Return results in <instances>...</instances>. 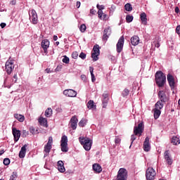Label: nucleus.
Instances as JSON below:
<instances>
[{"label":"nucleus","instance_id":"obj_1","mask_svg":"<svg viewBox=\"0 0 180 180\" xmlns=\"http://www.w3.org/2000/svg\"><path fill=\"white\" fill-rule=\"evenodd\" d=\"M155 83L159 86V88H162L164 85H165V82H167V77L162 71H158L155 75Z\"/></svg>","mask_w":180,"mask_h":180},{"label":"nucleus","instance_id":"obj_2","mask_svg":"<svg viewBox=\"0 0 180 180\" xmlns=\"http://www.w3.org/2000/svg\"><path fill=\"white\" fill-rule=\"evenodd\" d=\"M143 131H144V124L143 122H141L138 124V126H135L134 127V134L131 136V143H133V141L137 139L136 136H139V137L141 136V134H143Z\"/></svg>","mask_w":180,"mask_h":180},{"label":"nucleus","instance_id":"obj_3","mask_svg":"<svg viewBox=\"0 0 180 180\" xmlns=\"http://www.w3.org/2000/svg\"><path fill=\"white\" fill-rule=\"evenodd\" d=\"M79 141L83 146L86 151H89L91 147H92V141L89 138L79 137Z\"/></svg>","mask_w":180,"mask_h":180},{"label":"nucleus","instance_id":"obj_4","mask_svg":"<svg viewBox=\"0 0 180 180\" xmlns=\"http://www.w3.org/2000/svg\"><path fill=\"white\" fill-rule=\"evenodd\" d=\"M117 180H127V170L120 168L117 175Z\"/></svg>","mask_w":180,"mask_h":180},{"label":"nucleus","instance_id":"obj_5","mask_svg":"<svg viewBox=\"0 0 180 180\" xmlns=\"http://www.w3.org/2000/svg\"><path fill=\"white\" fill-rule=\"evenodd\" d=\"M155 175H157V173L155 172V170L153 168L149 167L147 169L146 173L147 180H154L155 178Z\"/></svg>","mask_w":180,"mask_h":180},{"label":"nucleus","instance_id":"obj_6","mask_svg":"<svg viewBox=\"0 0 180 180\" xmlns=\"http://www.w3.org/2000/svg\"><path fill=\"white\" fill-rule=\"evenodd\" d=\"M13 68H15V65H13V60H7L6 62L5 70L8 75H11V74H12Z\"/></svg>","mask_w":180,"mask_h":180},{"label":"nucleus","instance_id":"obj_7","mask_svg":"<svg viewBox=\"0 0 180 180\" xmlns=\"http://www.w3.org/2000/svg\"><path fill=\"white\" fill-rule=\"evenodd\" d=\"M93 53H91V58H93L94 61H98L99 60V58L98 56L99 54H101L99 51V45L96 44L93 48Z\"/></svg>","mask_w":180,"mask_h":180},{"label":"nucleus","instance_id":"obj_8","mask_svg":"<svg viewBox=\"0 0 180 180\" xmlns=\"http://www.w3.org/2000/svg\"><path fill=\"white\" fill-rule=\"evenodd\" d=\"M30 19L32 25H37L39 23V18L37 17V13L32 9L30 14Z\"/></svg>","mask_w":180,"mask_h":180},{"label":"nucleus","instance_id":"obj_9","mask_svg":"<svg viewBox=\"0 0 180 180\" xmlns=\"http://www.w3.org/2000/svg\"><path fill=\"white\" fill-rule=\"evenodd\" d=\"M123 46H124V37L122 36L116 45L117 53H122L123 51Z\"/></svg>","mask_w":180,"mask_h":180},{"label":"nucleus","instance_id":"obj_10","mask_svg":"<svg viewBox=\"0 0 180 180\" xmlns=\"http://www.w3.org/2000/svg\"><path fill=\"white\" fill-rule=\"evenodd\" d=\"M164 158L168 165H172V162H174V160H172V158H171V154L169 153V150H166L164 153Z\"/></svg>","mask_w":180,"mask_h":180},{"label":"nucleus","instance_id":"obj_11","mask_svg":"<svg viewBox=\"0 0 180 180\" xmlns=\"http://www.w3.org/2000/svg\"><path fill=\"white\" fill-rule=\"evenodd\" d=\"M110 34H112V30L110 29V27L105 28L103 35V41H108V39H109Z\"/></svg>","mask_w":180,"mask_h":180},{"label":"nucleus","instance_id":"obj_12","mask_svg":"<svg viewBox=\"0 0 180 180\" xmlns=\"http://www.w3.org/2000/svg\"><path fill=\"white\" fill-rule=\"evenodd\" d=\"M77 94V91L72 89H66L63 91V95H65V96H68L69 98H75Z\"/></svg>","mask_w":180,"mask_h":180},{"label":"nucleus","instance_id":"obj_13","mask_svg":"<svg viewBox=\"0 0 180 180\" xmlns=\"http://www.w3.org/2000/svg\"><path fill=\"white\" fill-rule=\"evenodd\" d=\"M12 133L14 137V141L17 143V141H19V139H20V130H18L15 127H13L12 128Z\"/></svg>","mask_w":180,"mask_h":180},{"label":"nucleus","instance_id":"obj_14","mask_svg":"<svg viewBox=\"0 0 180 180\" xmlns=\"http://www.w3.org/2000/svg\"><path fill=\"white\" fill-rule=\"evenodd\" d=\"M70 124L72 130H75L77 129V126H78V118H77V116L72 117L70 121Z\"/></svg>","mask_w":180,"mask_h":180},{"label":"nucleus","instance_id":"obj_15","mask_svg":"<svg viewBox=\"0 0 180 180\" xmlns=\"http://www.w3.org/2000/svg\"><path fill=\"white\" fill-rule=\"evenodd\" d=\"M167 82L169 83L170 88L172 89H174V88H175V78H174V76H172V75H167Z\"/></svg>","mask_w":180,"mask_h":180},{"label":"nucleus","instance_id":"obj_16","mask_svg":"<svg viewBox=\"0 0 180 180\" xmlns=\"http://www.w3.org/2000/svg\"><path fill=\"white\" fill-rule=\"evenodd\" d=\"M41 46L44 50V52L47 53V49L50 47V41L49 39H44L41 41Z\"/></svg>","mask_w":180,"mask_h":180},{"label":"nucleus","instance_id":"obj_17","mask_svg":"<svg viewBox=\"0 0 180 180\" xmlns=\"http://www.w3.org/2000/svg\"><path fill=\"white\" fill-rule=\"evenodd\" d=\"M158 98H159V101L160 102H163L165 103V102L167 101V94H165V91H160L158 92Z\"/></svg>","mask_w":180,"mask_h":180},{"label":"nucleus","instance_id":"obj_18","mask_svg":"<svg viewBox=\"0 0 180 180\" xmlns=\"http://www.w3.org/2000/svg\"><path fill=\"white\" fill-rule=\"evenodd\" d=\"M139 43H140V38H139V36L134 35L131 37V44H132V46H137Z\"/></svg>","mask_w":180,"mask_h":180},{"label":"nucleus","instance_id":"obj_19","mask_svg":"<svg viewBox=\"0 0 180 180\" xmlns=\"http://www.w3.org/2000/svg\"><path fill=\"white\" fill-rule=\"evenodd\" d=\"M144 151H148L150 150V138L147 136L143 142Z\"/></svg>","mask_w":180,"mask_h":180},{"label":"nucleus","instance_id":"obj_20","mask_svg":"<svg viewBox=\"0 0 180 180\" xmlns=\"http://www.w3.org/2000/svg\"><path fill=\"white\" fill-rule=\"evenodd\" d=\"M93 169L96 174H101L102 172V167L98 163L93 165Z\"/></svg>","mask_w":180,"mask_h":180},{"label":"nucleus","instance_id":"obj_21","mask_svg":"<svg viewBox=\"0 0 180 180\" xmlns=\"http://www.w3.org/2000/svg\"><path fill=\"white\" fill-rule=\"evenodd\" d=\"M58 169L59 172H65V167H64V162L62 160L58 162Z\"/></svg>","mask_w":180,"mask_h":180},{"label":"nucleus","instance_id":"obj_22","mask_svg":"<svg viewBox=\"0 0 180 180\" xmlns=\"http://www.w3.org/2000/svg\"><path fill=\"white\" fill-rule=\"evenodd\" d=\"M38 122L40 126H43L44 127H49V125L47 124V119L40 117L38 120Z\"/></svg>","mask_w":180,"mask_h":180},{"label":"nucleus","instance_id":"obj_23","mask_svg":"<svg viewBox=\"0 0 180 180\" xmlns=\"http://www.w3.org/2000/svg\"><path fill=\"white\" fill-rule=\"evenodd\" d=\"M27 147V146L25 144L21 148L19 155H18L20 158H25V157L26 155V148Z\"/></svg>","mask_w":180,"mask_h":180},{"label":"nucleus","instance_id":"obj_24","mask_svg":"<svg viewBox=\"0 0 180 180\" xmlns=\"http://www.w3.org/2000/svg\"><path fill=\"white\" fill-rule=\"evenodd\" d=\"M51 148H52L51 145H49L48 143H46L45 145L44 149V151L45 153L44 158L47 157V155H49V154H50V151H51Z\"/></svg>","mask_w":180,"mask_h":180},{"label":"nucleus","instance_id":"obj_25","mask_svg":"<svg viewBox=\"0 0 180 180\" xmlns=\"http://www.w3.org/2000/svg\"><path fill=\"white\" fill-rule=\"evenodd\" d=\"M103 108H106V105H108V101H109V94H103Z\"/></svg>","mask_w":180,"mask_h":180},{"label":"nucleus","instance_id":"obj_26","mask_svg":"<svg viewBox=\"0 0 180 180\" xmlns=\"http://www.w3.org/2000/svg\"><path fill=\"white\" fill-rule=\"evenodd\" d=\"M140 19L143 25H147V14H146V13H141Z\"/></svg>","mask_w":180,"mask_h":180},{"label":"nucleus","instance_id":"obj_27","mask_svg":"<svg viewBox=\"0 0 180 180\" xmlns=\"http://www.w3.org/2000/svg\"><path fill=\"white\" fill-rule=\"evenodd\" d=\"M14 117L18 120V122H20V123L25 122V115H20V114H14Z\"/></svg>","mask_w":180,"mask_h":180},{"label":"nucleus","instance_id":"obj_28","mask_svg":"<svg viewBox=\"0 0 180 180\" xmlns=\"http://www.w3.org/2000/svg\"><path fill=\"white\" fill-rule=\"evenodd\" d=\"M164 108V102L162 101H157V103L155 104V109H157L158 110H161Z\"/></svg>","mask_w":180,"mask_h":180},{"label":"nucleus","instance_id":"obj_29","mask_svg":"<svg viewBox=\"0 0 180 180\" xmlns=\"http://www.w3.org/2000/svg\"><path fill=\"white\" fill-rule=\"evenodd\" d=\"M153 111L154 112V114H153L154 119L157 120V119H158V117H160V116L161 115V110H157L154 108Z\"/></svg>","mask_w":180,"mask_h":180},{"label":"nucleus","instance_id":"obj_30","mask_svg":"<svg viewBox=\"0 0 180 180\" xmlns=\"http://www.w3.org/2000/svg\"><path fill=\"white\" fill-rule=\"evenodd\" d=\"M171 143H172V144H174V146H178V144H180L179 138H178V136H173L172 138Z\"/></svg>","mask_w":180,"mask_h":180},{"label":"nucleus","instance_id":"obj_31","mask_svg":"<svg viewBox=\"0 0 180 180\" xmlns=\"http://www.w3.org/2000/svg\"><path fill=\"white\" fill-rule=\"evenodd\" d=\"M60 145H68V138L67 136L63 135L60 140Z\"/></svg>","mask_w":180,"mask_h":180},{"label":"nucleus","instance_id":"obj_32","mask_svg":"<svg viewBox=\"0 0 180 180\" xmlns=\"http://www.w3.org/2000/svg\"><path fill=\"white\" fill-rule=\"evenodd\" d=\"M94 103H95L94 102V101L90 100V101L87 103V108H88V109H96V105H95Z\"/></svg>","mask_w":180,"mask_h":180},{"label":"nucleus","instance_id":"obj_33","mask_svg":"<svg viewBox=\"0 0 180 180\" xmlns=\"http://www.w3.org/2000/svg\"><path fill=\"white\" fill-rule=\"evenodd\" d=\"M53 115V110L51 108H48L45 111V116L46 117H51V116Z\"/></svg>","mask_w":180,"mask_h":180},{"label":"nucleus","instance_id":"obj_34","mask_svg":"<svg viewBox=\"0 0 180 180\" xmlns=\"http://www.w3.org/2000/svg\"><path fill=\"white\" fill-rule=\"evenodd\" d=\"M124 9L127 12H131V11H133V7L131 6V4H130V3H127L124 6Z\"/></svg>","mask_w":180,"mask_h":180},{"label":"nucleus","instance_id":"obj_35","mask_svg":"<svg viewBox=\"0 0 180 180\" xmlns=\"http://www.w3.org/2000/svg\"><path fill=\"white\" fill-rule=\"evenodd\" d=\"M79 127H84L86 124V120L82 119L80 122H79Z\"/></svg>","mask_w":180,"mask_h":180},{"label":"nucleus","instance_id":"obj_36","mask_svg":"<svg viewBox=\"0 0 180 180\" xmlns=\"http://www.w3.org/2000/svg\"><path fill=\"white\" fill-rule=\"evenodd\" d=\"M60 147L63 153H67L68 151V145H60Z\"/></svg>","mask_w":180,"mask_h":180},{"label":"nucleus","instance_id":"obj_37","mask_svg":"<svg viewBox=\"0 0 180 180\" xmlns=\"http://www.w3.org/2000/svg\"><path fill=\"white\" fill-rule=\"evenodd\" d=\"M133 15H127L126 16V20L127 22V23H130L131 22H133Z\"/></svg>","mask_w":180,"mask_h":180},{"label":"nucleus","instance_id":"obj_38","mask_svg":"<svg viewBox=\"0 0 180 180\" xmlns=\"http://www.w3.org/2000/svg\"><path fill=\"white\" fill-rule=\"evenodd\" d=\"M129 94H130V91L127 89H125L123 91H122V96L124 98L126 96H128Z\"/></svg>","mask_w":180,"mask_h":180},{"label":"nucleus","instance_id":"obj_39","mask_svg":"<svg viewBox=\"0 0 180 180\" xmlns=\"http://www.w3.org/2000/svg\"><path fill=\"white\" fill-rule=\"evenodd\" d=\"M62 61H63V63H65V64H69L70 63V58H68L67 56H64Z\"/></svg>","mask_w":180,"mask_h":180},{"label":"nucleus","instance_id":"obj_40","mask_svg":"<svg viewBox=\"0 0 180 180\" xmlns=\"http://www.w3.org/2000/svg\"><path fill=\"white\" fill-rule=\"evenodd\" d=\"M18 178V173L16 172H13L12 175L10 176V180H16Z\"/></svg>","mask_w":180,"mask_h":180},{"label":"nucleus","instance_id":"obj_41","mask_svg":"<svg viewBox=\"0 0 180 180\" xmlns=\"http://www.w3.org/2000/svg\"><path fill=\"white\" fill-rule=\"evenodd\" d=\"M79 30L82 33H84L85 30H86V25L85 24H82L79 27Z\"/></svg>","mask_w":180,"mask_h":180},{"label":"nucleus","instance_id":"obj_42","mask_svg":"<svg viewBox=\"0 0 180 180\" xmlns=\"http://www.w3.org/2000/svg\"><path fill=\"white\" fill-rule=\"evenodd\" d=\"M29 136V131H26L25 129L22 130V137H27Z\"/></svg>","mask_w":180,"mask_h":180},{"label":"nucleus","instance_id":"obj_43","mask_svg":"<svg viewBox=\"0 0 180 180\" xmlns=\"http://www.w3.org/2000/svg\"><path fill=\"white\" fill-rule=\"evenodd\" d=\"M3 162L5 165H9L11 164V160L9 158H5Z\"/></svg>","mask_w":180,"mask_h":180},{"label":"nucleus","instance_id":"obj_44","mask_svg":"<svg viewBox=\"0 0 180 180\" xmlns=\"http://www.w3.org/2000/svg\"><path fill=\"white\" fill-rule=\"evenodd\" d=\"M30 131L32 133V134H36L37 133V130L34 129V127H33L30 128Z\"/></svg>","mask_w":180,"mask_h":180},{"label":"nucleus","instance_id":"obj_45","mask_svg":"<svg viewBox=\"0 0 180 180\" xmlns=\"http://www.w3.org/2000/svg\"><path fill=\"white\" fill-rule=\"evenodd\" d=\"M79 57L80 58H82V60H85V58H86V54H85V53H84V52H82V53L79 54Z\"/></svg>","mask_w":180,"mask_h":180},{"label":"nucleus","instance_id":"obj_46","mask_svg":"<svg viewBox=\"0 0 180 180\" xmlns=\"http://www.w3.org/2000/svg\"><path fill=\"white\" fill-rule=\"evenodd\" d=\"M96 8L98 11H103V9H105V6L97 4Z\"/></svg>","mask_w":180,"mask_h":180},{"label":"nucleus","instance_id":"obj_47","mask_svg":"<svg viewBox=\"0 0 180 180\" xmlns=\"http://www.w3.org/2000/svg\"><path fill=\"white\" fill-rule=\"evenodd\" d=\"M72 58H75V60H76V58H78V52L75 51L72 53Z\"/></svg>","mask_w":180,"mask_h":180},{"label":"nucleus","instance_id":"obj_48","mask_svg":"<svg viewBox=\"0 0 180 180\" xmlns=\"http://www.w3.org/2000/svg\"><path fill=\"white\" fill-rule=\"evenodd\" d=\"M98 18L102 19V15H103V11L102 10H98Z\"/></svg>","mask_w":180,"mask_h":180},{"label":"nucleus","instance_id":"obj_49","mask_svg":"<svg viewBox=\"0 0 180 180\" xmlns=\"http://www.w3.org/2000/svg\"><path fill=\"white\" fill-rule=\"evenodd\" d=\"M46 144H49V146H52L53 144V137L50 136L49 138L48 143Z\"/></svg>","mask_w":180,"mask_h":180},{"label":"nucleus","instance_id":"obj_50","mask_svg":"<svg viewBox=\"0 0 180 180\" xmlns=\"http://www.w3.org/2000/svg\"><path fill=\"white\" fill-rule=\"evenodd\" d=\"M61 68H63L62 65L57 66V68L55 69L56 72H60V71H61Z\"/></svg>","mask_w":180,"mask_h":180},{"label":"nucleus","instance_id":"obj_51","mask_svg":"<svg viewBox=\"0 0 180 180\" xmlns=\"http://www.w3.org/2000/svg\"><path fill=\"white\" fill-rule=\"evenodd\" d=\"M176 33H177V34H180V25L176 27Z\"/></svg>","mask_w":180,"mask_h":180},{"label":"nucleus","instance_id":"obj_52","mask_svg":"<svg viewBox=\"0 0 180 180\" xmlns=\"http://www.w3.org/2000/svg\"><path fill=\"white\" fill-rule=\"evenodd\" d=\"M45 72H46V74H50L51 72H53V71L50 68H46Z\"/></svg>","mask_w":180,"mask_h":180},{"label":"nucleus","instance_id":"obj_53","mask_svg":"<svg viewBox=\"0 0 180 180\" xmlns=\"http://www.w3.org/2000/svg\"><path fill=\"white\" fill-rule=\"evenodd\" d=\"M91 75V81H92V82H95V81L96 80V79H95V75H94V73H93Z\"/></svg>","mask_w":180,"mask_h":180},{"label":"nucleus","instance_id":"obj_54","mask_svg":"<svg viewBox=\"0 0 180 180\" xmlns=\"http://www.w3.org/2000/svg\"><path fill=\"white\" fill-rule=\"evenodd\" d=\"M90 13H91V15H95V13H96V11H95L94 8H91L90 10Z\"/></svg>","mask_w":180,"mask_h":180},{"label":"nucleus","instance_id":"obj_55","mask_svg":"<svg viewBox=\"0 0 180 180\" xmlns=\"http://www.w3.org/2000/svg\"><path fill=\"white\" fill-rule=\"evenodd\" d=\"M119 143H120V139L115 138V144H119Z\"/></svg>","mask_w":180,"mask_h":180},{"label":"nucleus","instance_id":"obj_56","mask_svg":"<svg viewBox=\"0 0 180 180\" xmlns=\"http://www.w3.org/2000/svg\"><path fill=\"white\" fill-rule=\"evenodd\" d=\"M0 26H1V29H4V27H5L6 26V24L4 22H1Z\"/></svg>","mask_w":180,"mask_h":180},{"label":"nucleus","instance_id":"obj_57","mask_svg":"<svg viewBox=\"0 0 180 180\" xmlns=\"http://www.w3.org/2000/svg\"><path fill=\"white\" fill-rule=\"evenodd\" d=\"M89 71H90L91 75L94 74V68L93 67H90L89 68Z\"/></svg>","mask_w":180,"mask_h":180},{"label":"nucleus","instance_id":"obj_58","mask_svg":"<svg viewBox=\"0 0 180 180\" xmlns=\"http://www.w3.org/2000/svg\"><path fill=\"white\" fill-rule=\"evenodd\" d=\"M76 6H77V8H79V6H81V2L77 1V3H76Z\"/></svg>","mask_w":180,"mask_h":180},{"label":"nucleus","instance_id":"obj_59","mask_svg":"<svg viewBox=\"0 0 180 180\" xmlns=\"http://www.w3.org/2000/svg\"><path fill=\"white\" fill-rule=\"evenodd\" d=\"M81 78L83 81H85V79H86V76H85V75H82Z\"/></svg>","mask_w":180,"mask_h":180},{"label":"nucleus","instance_id":"obj_60","mask_svg":"<svg viewBox=\"0 0 180 180\" xmlns=\"http://www.w3.org/2000/svg\"><path fill=\"white\" fill-rule=\"evenodd\" d=\"M176 13H179V7H176L174 9Z\"/></svg>","mask_w":180,"mask_h":180},{"label":"nucleus","instance_id":"obj_61","mask_svg":"<svg viewBox=\"0 0 180 180\" xmlns=\"http://www.w3.org/2000/svg\"><path fill=\"white\" fill-rule=\"evenodd\" d=\"M13 78H14V79H15V82H16V81L18 80V75H16V74L14 75H13Z\"/></svg>","mask_w":180,"mask_h":180},{"label":"nucleus","instance_id":"obj_62","mask_svg":"<svg viewBox=\"0 0 180 180\" xmlns=\"http://www.w3.org/2000/svg\"><path fill=\"white\" fill-rule=\"evenodd\" d=\"M58 39V37H57V35H54V36H53V40H54V41H57Z\"/></svg>","mask_w":180,"mask_h":180},{"label":"nucleus","instance_id":"obj_63","mask_svg":"<svg viewBox=\"0 0 180 180\" xmlns=\"http://www.w3.org/2000/svg\"><path fill=\"white\" fill-rule=\"evenodd\" d=\"M155 47H157V49H158L160 47V43H156L155 44Z\"/></svg>","mask_w":180,"mask_h":180},{"label":"nucleus","instance_id":"obj_64","mask_svg":"<svg viewBox=\"0 0 180 180\" xmlns=\"http://www.w3.org/2000/svg\"><path fill=\"white\" fill-rule=\"evenodd\" d=\"M11 5H16V1L15 0H13L11 2Z\"/></svg>","mask_w":180,"mask_h":180}]
</instances>
